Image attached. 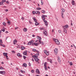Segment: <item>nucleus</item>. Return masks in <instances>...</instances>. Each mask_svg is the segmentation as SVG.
I'll return each mask as SVG.
<instances>
[{"label": "nucleus", "instance_id": "obj_1", "mask_svg": "<svg viewBox=\"0 0 76 76\" xmlns=\"http://www.w3.org/2000/svg\"><path fill=\"white\" fill-rule=\"evenodd\" d=\"M61 10L62 12H61V16L62 18H64V17L63 16V13H64V12H65V10H64V9L63 8H62Z\"/></svg>", "mask_w": 76, "mask_h": 76}, {"label": "nucleus", "instance_id": "obj_2", "mask_svg": "<svg viewBox=\"0 0 76 76\" xmlns=\"http://www.w3.org/2000/svg\"><path fill=\"white\" fill-rule=\"evenodd\" d=\"M44 52L46 55H47V56H48V55H49V52H48V51L45 50L44 51Z\"/></svg>", "mask_w": 76, "mask_h": 76}, {"label": "nucleus", "instance_id": "obj_3", "mask_svg": "<svg viewBox=\"0 0 76 76\" xmlns=\"http://www.w3.org/2000/svg\"><path fill=\"white\" fill-rule=\"evenodd\" d=\"M33 43H34V40H31L30 41L28 42V44L29 45H31V44H33Z\"/></svg>", "mask_w": 76, "mask_h": 76}, {"label": "nucleus", "instance_id": "obj_4", "mask_svg": "<svg viewBox=\"0 0 76 76\" xmlns=\"http://www.w3.org/2000/svg\"><path fill=\"white\" fill-rule=\"evenodd\" d=\"M44 22L45 23V25L46 26H48V23H47V21L45 20H43Z\"/></svg>", "mask_w": 76, "mask_h": 76}, {"label": "nucleus", "instance_id": "obj_5", "mask_svg": "<svg viewBox=\"0 0 76 76\" xmlns=\"http://www.w3.org/2000/svg\"><path fill=\"white\" fill-rule=\"evenodd\" d=\"M43 34H44L46 36H47V32L45 31V30H44L43 31Z\"/></svg>", "mask_w": 76, "mask_h": 76}, {"label": "nucleus", "instance_id": "obj_6", "mask_svg": "<svg viewBox=\"0 0 76 76\" xmlns=\"http://www.w3.org/2000/svg\"><path fill=\"white\" fill-rule=\"evenodd\" d=\"M39 42L40 43V44H42V45H44V42L42 41H41L40 40H39Z\"/></svg>", "mask_w": 76, "mask_h": 76}, {"label": "nucleus", "instance_id": "obj_7", "mask_svg": "<svg viewBox=\"0 0 76 76\" xmlns=\"http://www.w3.org/2000/svg\"><path fill=\"white\" fill-rule=\"evenodd\" d=\"M54 53L56 55L57 54V49L56 48L54 50Z\"/></svg>", "mask_w": 76, "mask_h": 76}, {"label": "nucleus", "instance_id": "obj_8", "mask_svg": "<svg viewBox=\"0 0 76 76\" xmlns=\"http://www.w3.org/2000/svg\"><path fill=\"white\" fill-rule=\"evenodd\" d=\"M69 28V26L68 25H66L64 26L63 27L64 29H67V28Z\"/></svg>", "mask_w": 76, "mask_h": 76}, {"label": "nucleus", "instance_id": "obj_9", "mask_svg": "<svg viewBox=\"0 0 76 76\" xmlns=\"http://www.w3.org/2000/svg\"><path fill=\"white\" fill-rule=\"evenodd\" d=\"M5 73L6 72L4 71H0V74H2V75H4Z\"/></svg>", "mask_w": 76, "mask_h": 76}, {"label": "nucleus", "instance_id": "obj_10", "mask_svg": "<svg viewBox=\"0 0 76 76\" xmlns=\"http://www.w3.org/2000/svg\"><path fill=\"white\" fill-rule=\"evenodd\" d=\"M53 40L56 43V44H57V39L54 38L53 39Z\"/></svg>", "mask_w": 76, "mask_h": 76}, {"label": "nucleus", "instance_id": "obj_11", "mask_svg": "<svg viewBox=\"0 0 76 76\" xmlns=\"http://www.w3.org/2000/svg\"><path fill=\"white\" fill-rule=\"evenodd\" d=\"M36 72L37 74H39V73H40L39 70V69H36Z\"/></svg>", "mask_w": 76, "mask_h": 76}, {"label": "nucleus", "instance_id": "obj_12", "mask_svg": "<svg viewBox=\"0 0 76 76\" xmlns=\"http://www.w3.org/2000/svg\"><path fill=\"white\" fill-rule=\"evenodd\" d=\"M27 52H28L27 51H25L23 53V54H24V55H25V56H26V55H27Z\"/></svg>", "mask_w": 76, "mask_h": 76}, {"label": "nucleus", "instance_id": "obj_13", "mask_svg": "<svg viewBox=\"0 0 76 76\" xmlns=\"http://www.w3.org/2000/svg\"><path fill=\"white\" fill-rule=\"evenodd\" d=\"M58 62H59V63L60 64L61 63V61H60V57H58Z\"/></svg>", "mask_w": 76, "mask_h": 76}, {"label": "nucleus", "instance_id": "obj_14", "mask_svg": "<svg viewBox=\"0 0 76 76\" xmlns=\"http://www.w3.org/2000/svg\"><path fill=\"white\" fill-rule=\"evenodd\" d=\"M71 3L72 4V5H75V1L72 0V1Z\"/></svg>", "mask_w": 76, "mask_h": 76}, {"label": "nucleus", "instance_id": "obj_15", "mask_svg": "<svg viewBox=\"0 0 76 76\" xmlns=\"http://www.w3.org/2000/svg\"><path fill=\"white\" fill-rule=\"evenodd\" d=\"M16 42H17V41L16 40H14L13 42L14 44L15 45L16 44Z\"/></svg>", "mask_w": 76, "mask_h": 76}, {"label": "nucleus", "instance_id": "obj_16", "mask_svg": "<svg viewBox=\"0 0 76 76\" xmlns=\"http://www.w3.org/2000/svg\"><path fill=\"white\" fill-rule=\"evenodd\" d=\"M34 60L36 61H38L39 60V59L37 58H34Z\"/></svg>", "mask_w": 76, "mask_h": 76}, {"label": "nucleus", "instance_id": "obj_17", "mask_svg": "<svg viewBox=\"0 0 76 76\" xmlns=\"http://www.w3.org/2000/svg\"><path fill=\"white\" fill-rule=\"evenodd\" d=\"M32 57L34 58H38V56H37V55H35L34 56H33Z\"/></svg>", "mask_w": 76, "mask_h": 76}, {"label": "nucleus", "instance_id": "obj_18", "mask_svg": "<svg viewBox=\"0 0 76 76\" xmlns=\"http://www.w3.org/2000/svg\"><path fill=\"white\" fill-rule=\"evenodd\" d=\"M64 32L66 34L67 33V30L66 29L64 28Z\"/></svg>", "mask_w": 76, "mask_h": 76}, {"label": "nucleus", "instance_id": "obj_19", "mask_svg": "<svg viewBox=\"0 0 76 76\" xmlns=\"http://www.w3.org/2000/svg\"><path fill=\"white\" fill-rule=\"evenodd\" d=\"M42 19H45V15H42Z\"/></svg>", "mask_w": 76, "mask_h": 76}, {"label": "nucleus", "instance_id": "obj_20", "mask_svg": "<svg viewBox=\"0 0 76 76\" xmlns=\"http://www.w3.org/2000/svg\"><path fill=\"white\" fill-rule=\"evenodd\" d=\"M37 39H39L40 40H41V38L39 36H37Z\"/></svg>", "mask_w": 76, "mask_h": 76}, {"label": "nucleus", "instance_id": "obj_21", "mask_svg": "<svg viewBox=\"0 0 76 76\" xmlns=\"http://www.w3.org/2000/svg\"><path fill=\"white\" fill-rule=\"evenodd\" d=\"M20 72L21 73H25V71H23L22 70H20Z\"/></svg>", "mask_w": 76, "mask_h": 76}, {"label": "nucleus", "instance_id": "obj_22", "mask_svg": "<svg viewBox=\"0 0 76 76\" xmlns=\"http://www.w3.org/2000/svg\"><path fill=\"white\" fill-rule=\"evenodd\" d=\"M39 25V23H38V22H36L35 23V25L36 26H37L38 25Z\"/></svg>", "mask_w": 76, "mask_h": 76}, {"label": "nucleus", "instance_id": "obj_23", "mask_svg": "<svg viewBox=\"0 0 76 76\" xmlns=\"http://www.w3.org/2000/svg\"><path fill=\"white\" fill-rule=\"evenodd\" d=\"M17 56L19 57H22V56H20V54L19 53H18L17 54Z\"/></svg>", "mask_w": 76, "mask_h": 76}, {"label": "nucleus", "instance_id": "obj_24", "mask_svg": "<svg viewBox=\"0 0 76 76\" xmlns=\"http://www.w3.org/2000/svg\"><path fill=\"white\" fill-rule=\"evenodd\" d=\"M21 49L22 50H23L25 49V47H24L23 46H22L21 47Z\"/></svg>", "mask_w": 76, "mask_h": 76}, {"label": "nucleus", "instance_id": "obj_25", "mask_svg": "<svg viewBox=\"0 0 76 76\" xmlns=\"http://www.w3.org/2000/svg\"><path fill=\"white\" fill-rule=\"evenodd\" d=\"M23 66H24V67H27V64H26L25 63L23 64Z\"/></svg>", "mask_w": 76, "mask_h": 76}, {"label": "nucleus", "instance_id": "obj_26", "mask_svg": "<svg viewBox=\"0 0 76 76\" xmlns=\"http://www.w3.org/2000/svg\"><path fill=\"white\" fill-rule=\"evenodd\" d=\"M34 45H35V46H38V44H37V43L36 42H34Z\"/></svg>", "mask_w": 76, "mask_h": 76}, {"label": "nucleus", "instance_id": "obj_27", "mask_svg": "<svg viewBox=\"0 0 76 76\" xmlns=\"http://www.w3.org/2000/svg\"><path fill=\"white\" fill-rule=\"evenodd\" d=\"M3 54L5 56H7V53H3Z\"/></svg>", "mask_w": 76, "mask_h": 76}, {"label": "nucleus", "instance_id": "obj_28", "mask_svg": "<svg viewBox=\"0 0 76 76\" xmlns=\"http://www.w3.org/2000/svg\"><path fill=\"white\" fill-rule=\"evenodd\" d=\"M23 31L24 32H26L27 31V28H25L23 29Z\"/></svg>", "mask_w": 76, "mask_h": 76}, {"label": "nucleus", "instance_id": "obj_29", "mask_svg": "<svg viewBox=\"0 0 76 76\" xmlns=\"http://www.w3.org/2000/svg\"><path fill=\"white\" fill-rule=\"evenodd\" d=\"M36 9H37V10H41V8L37 7L36 8Z\"/></svg>", "mask_w": 76, "mask_h": 76}, {"label": "nucleus", "instance_id": "obj_30", "mask_svg": "<svg viewBox=\"0 0 76 76\" xmlns=\"http://www.w3.org/2000/svg\"><path fill=\"white\" fill-rule=\"evenodd\" d=\"M42 12L43 13H45V11H44V10H42Z\"/></svg>", "mask_w": 76, "mask_h": 76}, {"label": "nucleus", "instance_id": "obj_31", "mask_svg": "<svg viewBox=\"0 0 76 76\" xmlns=\"http://www.w3.org/2000/svg\"><path fill=\"white\" fill-rule=\"evenodd\" d=\"M69 64L70 66H72L73 64L72 63V62H71L69 63Z\"/></svg>", "mask_w": 76, "mask_h": 76}, {"label": "nucleus", "instance_id": "obj_32", "mask_svg": "<svg viewBox=\"0 0 76 76\" xmlns=\"http://www.w3.org/2000/svg\"><path fill=\"white\" fill-rule=\"evenodd\" d=\"M47 62H45L44 63V66H47Z\"/></svg>", "mask_w": 76, "mask_h": 76}, {"label": "nucleus", "instance_id": "obj_33", "mask_svg": "<svg viewBox=\"0 0 76 76\" xmlns=\"http://www.w3.org/2000/svg\"><path fill=\"white\" fill-rule=\"evenodd\" d=\"M41 5H43V1H42V0H41Z\"/></svg>", "mask_w": 76, "mask_h": 76}, {"label": "nucleus", "instance_id": "obj_34", "mask_svg": "<svg viewBox=\"0 0 76 76\" xmlns=\"http://www.w3.org/2000/svg\"><path fill=\"white\" fill-rule=\"evenodd\" d=\"M45 70H47V66H45Z\"/></svg>", "mask_w": 76, "mask_h": 76}, {"label": "nucleus", "instance_id": "obj_35", "mask_svg": "<svg viewBox=\"0 0 76 76\" xmlns=\"http://www.w3.org/2000/svg\"><path fill=\"white\" fill-rule=\"evenodd\" d=\"M57 44L58 45H59V44H60V42L58 40H57Z\"/></svg>", "mask_w": 76, "mask_h": 76}, {"label": "nucleus", "instance_id": "obj_36", "mask_svg": "<svg viewBox=\"0 0 76 76\" xmlns=\"http://www.w3.org/2000/svg\"><path fill=\"white\" fill-rule=\"evenodd\" d=\"M3 68L2 66L0 67V70H3Z\"/></svg>", "mask_w": 76, "mask_h": 76}, {"label": "nucleus", "instance_id": "obj_37", "mask_svg": "<svg viewBox=\"0 0 76 76\" xmlns=\"http://www.w3.org/2000/svg\"><path fill=\"white\" fill-rule=\"evenodd\" d=\"M33 51H34V52H35V51H37L36 49H33Z\"/></svg>", "mask_w": 76, "mask_h": 76}, {"label": "nucleus", "instance_id": "obj_38", "mask_svg": "<svg viewBox=\"0 0 76 76\" xmlns=\"http://www.w3.org/2000/svg\"><path fill=\"white\" fill-rule=\"evenodd\" d=\"M12 54H15V51H12Z\"/></svg>", "mask_w": 76, "mask_h": 76}, {"label": "nucleus", "instance_id": "obj_39", "mask_svg": "<svg viewBox=\"0 0 76 76\" xmlns=\"http://www.w3.org/2000/svg\"><path fill=\"white\" fill-rule=\"evenodd\" d=\"M50 63H53V61H52V60L51 59L50 60Z\"/></svg>", "mask_w": 76, "mask_h": 76}, {"label": "nucleus", "instance_id": "obj_40", "mask_svg": "<svg viewBox=\"0 0 76 76\" xmlns=\"http://www.w3.org/2000/svg\"><path fill=\"white\" fill-rule=\"evenodd\" d=\"M7 23H9L8 25H10V21H7Z\"/></svg>", "mask_w": 76, "mask_h": 76}, {"label": "nucleus", "instance_id": "obj_41", "mask_svg": "<svg viewBox=\"0 0 76 76\" xmlns=\"http://www.w3.org/2000/svg\"><path fill=\"white\" fill-rule=\"evenodd\" d=\"M3 24L4 25V26H6V23H5V22H3Z\"/></svg>", "mask_w": 76, "mask_h": 76}, {"label": "nucleus", "instance_id": "obj_42", "mask_svg": "<svg viewBox=\"0 0 76 76\" xmlns=\"http://www.w3.org/2000/svg\"><path fill=\"white\" fill-rule=\"evenodd\" d=\"M0 42L1 44H3V41L2 40H0Z\"/></svg>", "mask_w": 76, "mask_h": 76}, {"label": "nucleus", "instance_id": "obj_43", "mask_svg": "<svg viewBox=\"0 0 76 76\" xmlns=\"http://www.w3.org/2000/svg\"><path fill=\"white\" fill-rule=\"evenodd\" d=\"M5 56H6V57L7 58V60H9V58H8V56L7 55Z\"/></svg>", "mask_w": 76, "mask_h": 76}, {"label": "nucleus", "instance_id": "obj_44", "mask_svg": "<svg viewBox=\"0 0 76 76\" xmlns=\"http://www.w3.org/2000/svg\"><path fill=\"white\" fill-rule=\"evenodd\" d=\"M44 28H42L40 29V30L41 31V30H44Z\"/></svg>", "mask_w": 76, "mask_h": 76}, {"label": "nucleus", "instance_id": "obj_45", "mask_svg": "<svg viewBox=\"0 0 76 76\" xmlns=\"http://www.w3.org/2000/svg\"><path fill=\"white\" fill-rule=\"evenodd\" d=\"M34 22H37V20L36 19H34Z\"/></svg>", "mask_w": 76, "mask_h": 76}, {"label": "nucleus", "instance_id": "obj_46", "mask_svg": "<svg viewBox=\"0 0 76 76\" xmlns=\"http://www.w3.org/2000/svg\"><path fill=\"white\" fill-rule=\"evenodd\" d=\"M38 11H35V13L36 14H38Z\"/></svg>", "mask_w": 76, "mask_h": 76}, {"label": "nucleus", "instance_id": "obj_47", "mask_svg": "<svg viewBox=\"0 0 76 76\" xmlns=\"http://www.w3.org/2000/svg\"><path fill=\"white\" fill-rule=\"evenodd\" d=\"M31 73H34V70H32L31 71Z\"/></svg>", "mask_w": 76, "mask_h": 76}, {"label": "nucleus", "instance_id": "obj_48", "mask_svg": "<svg viewBox=\"0 0 76 76\" xmlns=\"http://www.w3.org/2000/svg\"><path fill=\"white\" fill-rule=\"evenodd\" d=\"M3 2H0V5H1V4H3Z\"/></svg>", "mask_w": 76, "mask_h": 76}, {"label": "nucleus", "instance_id": "obj_49", "mask_svg": "<svg viewBox=\"0 0 76 76\" xmlns=\"http://www.w3.org/2000/svg\"><path fill=\"white\" fill-rule=\"evenodd\" d=\"M71 26H73V23H72V21L71 20Z\"/></svg>", "mask_w": 76, "mask_h": 76}, {"label": "nucleus", "instance_id": "obj_50", "mask_svg": "<svg viewBox=\"0 0 76 76\" xmlns=\"http://www.w3.org/2000/svg\"><path fill=\"white\" fill-rule=\"evenodd\" d=\"M26 57L25 56H23V58L24 59H25L26 58Z\"/></svg>", "mask_w": 76, "mask_h": 76}, {"label": "nucleus", "instance_id": "obj_51", "mask_svg": "<svg viewBox=\"0 0 76 76\" xmlns=\"http://www.w3.org/2000/svg\"><path fill=\"white\" fill-rule=\"evenodd\" d=\"M2 31H3V32H4L5 31V30L4 29H1Z\"/></svg>", "mask_w": 76, "mask_h": 76}, {"label": "nucleus", "instance_id": "obj_52", "mask_svg": "<svg viewBox=\"0 0 76 76\" xmlns=\"http://www.w3.org/2000/svg\"><path fill=\"white\" fill-rule=\"evenodd\" d=\"M37 14H38L39 15H40V12H39V11H38V12L37 13Z\"/></svg>", "mask_w": 76, "mask_h": 76}, {"label": "nucleus", "instance_id": "obj_53", "mask_svg": "<svg viewBox=\"0 0 76 76\" xmlns=\"http://www.w3.org/2000/svg\"><path fill=\"white\" fill-rule=\"evenodd\" d=\"M28 64L29 66H31V64L30 63H29Z\"/></svg>", "mask_w": 76, "mask_h": 76}, {"label": "nucleus", "instance_id": "obj_54", "mask_svg": "<svg viewBox=\"0 0 76 76\" xmlns=\"http://www.w3.org/2000/svg\"><path fill=\"white\" fill-rule=\"evenodd\" d=\"M58 31L59 33H61V30H58Z\"/></svg>", "mask_w": 76, "mask_h": 76}, {"label": "nucleus", "instance_id": "obj_55", "mask_svg": "<svg viewBox=\"0 0 76 76\" xmlns=\"http://www.w3.org/2000/svg\"><path fill=\"white\" fill-rule=\"evenodd\" d=\"M33 14H35V12L34 11H33Z\"/></svg>", "mask_w": 76, "mask_h": 76}, {"label": "nucleus", "instance_id": "obj_56", "mask_svg": "<svg viewBox=\"0 0 76 76\" xmlns=\"http://www.w3.org/2000/svg\"><path fill=\"white\" fill-rule=\"evenodd\" d=\"M36 55H37V56H39V53H37L36 54Z\"/></svg>", "mask_w": 76, "mask_h": 76}, {"label": "nucleus", "instance_id": "obj_57", "mask_svg": "<svg viewBox=\"0 0 76 76\" xmlns=\"http://www.w3.org/2000/svg\"><path fill=\"white\" fill-rule=\"evenodd\" d=\"M18 28H19L18 27H16L15 28V29H18Z\"/></svg>", "mask_w": 76, "mask_h": 76}, {"label": "nucleus", "instance_id": "obj_58", "mask_svg": "<svg viewBox=\"0 0 76 76\" xmlns=\"http://www.w3.org/2000/svg\"><path fill=\"white\" fill-rule=\"evenodd\" d=\"M2 47H5V45H2Z\"/></svg>", "mask_w": 76, "mask_h": 76}, {"label": "nucleus", "instance_id": "obj_59", "mask_svg": "<svg viewBox=\"0 0 76 76\" xmlns=\"http://www.w3.org/2000/svg\"><path fill=\"white\" fill-rule=\"evenodd\" d=\"M29 22L31 24L32 23V22L30 21H29Z\"/></svg>", "mask_w": 76, "mask_h": 76}, {"label": "nucleus", "instance_id": "obj_60", "mask_svg": "<svg viewBox=\"0 0 76 76\" xmlns=\"http://www.w3.org/2000/svg\"><path fill=\"white\" fill-rule=\"evenodd\" d=\"M73 46H74V47H75V48H76V46H75V45L73 44Z\"/></svg>", "mask_w": 76, "mask_h": 76}, {"label": "nucleus", "instance_id": "obj_61", "mask_svg": "<svg viewBox=\"0 0 76 76\" xmlns=\"http://www.w3.org/2000/svg\"><path fill=\"white\" fill-rule=\"evenodd\" d=\"M32 37H35V35L33 34V35H32Z\"/></svg>", "mask_w": 76, "mask_h": 76}, {"label": "nucleus", "instance_id": "obj_62", "mask_svg": "<svg viewBox=\"0 0 76 76\" xmlns=\"http://www.w3.org/2000/svg\"><path fill=\"white\" fill-rule=\"evenodd\" d=\"M1 2H2V3H3L4 2V1L3 0V1H2Z\"/></svg>", "mask_w": 76, "mask_h": 76}, {"label": "nucleus", "instance_id": "obj_63", "mask_svg": "<svg viewBox=\"0 0 76 76\" xmlns=\"http://www.w3.org/2000/svg\"><path fill=\"white\" fill-rule=\"evenodd\" d=\"M7 11H8V10H7V9L5 10L6 12H7Z\"/></svg>", "mask_w": 76, "mask_h": 76}, {"label": "nucleus", "instance_id": "obj_64", "mask_svg": "<svg viewBox=\"0 0 76 76\" xmlns=\"http://www.w3.org/2000/svg\"><path fill=\"white\" fill-rule=\"evenodd\" d=\"M33 19H35V17H33Z\"/></svg>", "mask_w": 76, "mask_h": 76}]
</instances>
